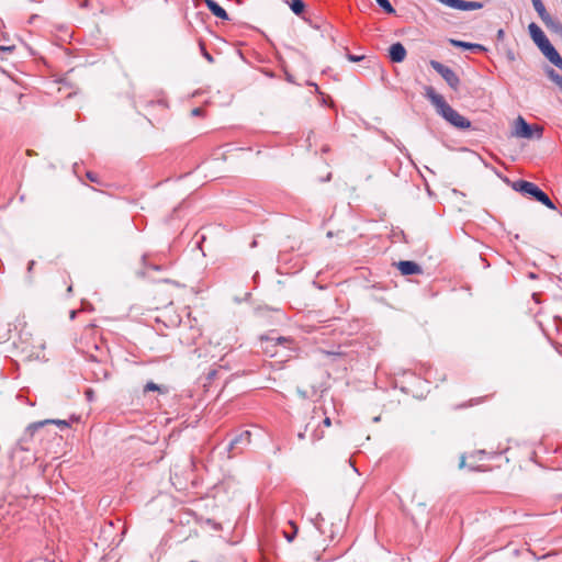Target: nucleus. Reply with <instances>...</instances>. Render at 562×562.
Returning <instances> with one entry per match:
<instances>
[{"label": "nucleus", "mask_w": 562, "mask_h": 562, "mask_svg": "<svg viewBox=\"0 0 562 562\" xmlns=\"http://www.w3.org/2000/svg\"><path fill=\"white\" fill-rule=\"evenodd\" d=\"M498 37H503L504 36V31L503 30H499L498 33H497Z\"/></svg>", "instance_id": "34"}, {"label": "nucleus", "mask_w": 562, "mask_h": 562, "mask_svg": "<svg viewBox=\"0 0 562 562\" xmlns=\"http://www.w3.org/2000/svg\"><path fill=\"white\" fill-rule=\"evenodd\" d=\"M45 424H56V425H58L61 428H66V427L69 426L68 422H66V420H61V419H46L44 422H38V423H35V424H32L29 427V429L30 430H36L40 427L44 426Z\"/></svg>", "instance_id": "13"}, {"label": "nucleus", "mask_w": 562, "mask_h": 562, "mask_svg": "<svg viewBox=\"0 0 562 562\" xmlns=\"http://www.w3.org/2000/svg\"><path fill=\"white\" fill-rule=\"evenodd\" d=\"M425 97L436 108L437 113L442 116L448 123L459 130H468L471 127V122L461 115L458 111L451 108L445 98L436 92L431 86L425 87Z\"/></svg>", "instance_id": "1"}, {"label": "nucleus", "mask_w": 562, "mask_h": 562, "mask_svg": "<svg viewBox=\"0 0 562 562\" xmlns=\"http://www.w3.org/2000/svg\"><path fill=\"white\" fill-rule=\"evenodd\" d=\"M202 113V109L201 108H195L192 110V115L194 116H198Z\"/></svg>", "instance_id": "30"}, {"label": "nucleus", "mask_w": 562, "mask_h": 562, "mask_svg": "<svg viewBox=\"0 0 562 562\" xmlns=\"http://www.w3.org/2000/svg\"><path fill=\"white\" fill-rule=\"evenodd\" d=\"M528 31H529L530 37L532 38L535 44L538 46V48H542L543 45H546L548 42H550L548 40V37L546 36V34L543 33V31L541 30V27L538 24H536L535 22L529 24Z\"/></svg>", "instance_id": "6"}, {"label": "nucleus", "mask_w": 562, "mask_h": 562, "mask_svg": "<svg viewBox=\"0 0 562 562\" xmlns=\"http://www.w3.org/2000/svg\"><path fill=\"white\" fill-rule=\"evenodd\" d=\"M483 8V3L479 1H467V0H459L457 10L461 11H472V10H479Z\"/></svg>", "instance_id": "12"}, {"label": "nucleus", "mask_w": 562, "mask_h": 562, "mask_svg": "<svg viewBox=\"0 0 562 562\" xmlns=\"http://www.w3.org/2000/svg\"><path fill=\"white\" fill-rule=\"evenodd\" d=\"M326 353H327L328 356H330V355H338L337 352H330V351H327Z\"/></svg>", "instance_id": "37"}, {"label": "nucleus", "mask_w": 562, "mask_h": 562, "mask_svg": "<svg viewBox=\"0 0 562 562\" xmlns=\"http://www.w3.org/2000/svg\"><path fill=\"white\" fill-rule=\"evenodd\" d=\"M438 1L450 7V8L457 9L459 0H438Z\"/></svg>", "instance_id": "23"}, {"label": "nucleus", "mask_w": 562, "mask_h": 562, "mask_svg": "<svg viewBox=\"0 0 562 562\" xmlns=\"http://www.w3.org/2000/svg\"><path fill=\"white\" fill-rule=\"evenodd\" d=\"M347 58L348 60L352 61V63H356V61H360L364 58V56H358V55H353V54H348L347 55Z\"/></svg>", "instance_id": "27"}, {"label": "nucleus", "mask_w": 562, "mask_h": 562, "mask_svg": "<svg viewBox=\"0 0 562 562\" xmlns=\"http://www.w3.org/2000/svg\"><path fill=\"white\" fill-rule=\"evenodd\" d=\"M546 74L549 79L562 90V76L559 75L553 68H548Z\"/></svg>", "instance_id": "17"}, {"label": "nucleus", "mask_w": 562, "mask_h": 562, "mask_svg": "<svg viewBox=\"0 0 562 562\" xmlns=\"http://www.w3.org/2000/svg\"><path fill=\"white\" fill-rule=\"evenodd\" d=\"M207 9L218 19L229 20L227 12L214 0H205Z\"/></svg>", "instance_id": "9"}, {"label": "nucleus", "mask_w": 562, "mask_h": 562, "mask_svg": "<svg viewBox=\"0 0 562 562\" xmlns=\"http://www.w3.org/2000/svg\"><path fill=\"white\" fill-rule=\"evenodd\" d=\"M429 64L431 68L442 77V79L452 90L458 91L460 87V78L454 72V70L437 60H430Z\"/></svg>", "instance_id": "4"}, {"label": "nucleus", "mask_w": 562, "mask_h": 562, "mask_svg": "<svg viewBox=\"0 0 562 562\" xmlns=\"http://www.w3.org/2000/svg\"><path fill=\"white\" fill-rule=\"evenodd\" d=\"M555 67L562 70V57L560 54H557V56L550 60Z\"/></svg>", "instance_id": "21"}, {"label": "nucleus", "mask_w": 562, "mask_h": 562, "mask_svg": "<svg viewBox=\"0 0 562 562\" xmlns=\"http://www.w3.org/2000/svg\"><path fill=\"white\" fill-rule=\"evenodd\" d=\"M465 467V457L462 456L461 459H460V463H459V468H464Z\"/></svg>", "instance_id": "31"}, {"label": "nucleus", "mask_w": 562, "mask_h": 562, "mask_svg": "<svg viewBox=\"0 0 562 562\" xmlns=\"http://www.w3.org/2000/svg\"><path fill=\"white\" fill-rule=\"evenodd\" d=\"M35 265V261L34 260H31L27 265V271L31 272L33 270V267Z\"/></svg>", "instance_id": "32"}, {"label": "nucleus", "mask_w": 562, "mask_h": 562, "mask_svg": "<svg viewBox=\"0 0 562 562\" xmlns=\"http://www.w3.org/2000/svg\"><path fill=\"white\" fill-rule=\"evenodd\" d=\"M323 424H324L325 426H327V427H328V426H330V425H331V420H330V418H329V417H326V418L323 420Z\"/></svg>", "instance_id": "33"}, {"label": "nucleus", "mask_w": 562, "mask_h": 562, "mask_svg": "<svg viewBox=\"0 0 562 562\" xmlns=\"http://www.w3.org/2000/svg\"><path fill=\"white\" fill-rule=\"evenodd\" d=\"M543 128L539 125H530L522 116H518L514 122L512 135L519 138L532 139L541 138Z\"/></svg>", "instance_id": "3"}, {"label": "nucleus", "mask_w": 562, "mask_h": 562, "mask_svg": "<svg viewBox=\"0 0 562 562\" xmlns=\"http://www.w3.org/2000/svg\"><path fill=\"white\" fill-rule=\"evenodd\" d=\"M532 5L542 21H544L547 18L550 16V14L547 12L546 7L541 0L532 2Z\"/></svg>", "instance_id": "16"}, {"label": "nucleus", "mask_w": 562, "mask_h": 562, "mask_svg": "<svg viewBox=\"0 0 562 562\" xmlns=\"http://www.w3.org/2000/svg\"><path fill=\"white\" fill-rule=\"evenodd\" d=\"M290 525H291V526H292V528H293V532L289 533V532L284 531V537H285V539H286L289 542H292V541L294 540V537H295V536H296V533H297L299 528H297V526H296L294 522H292V521H290Z\"/></svg>", "instance_id": "19"}, {"label": "nucleus", "mask_w": 562, "mask_h": 562, "mask_svg": "<svg viewBox=\"0 0 562 562\" xmlns=\"http://www.w3.org/2000/svg\"><path fill=\"white\" fill-rule=\"evenodd\" d=\"M75 316H76V311H71L70 312V318H75Z\"/></svg>", "instance_id": "35"}, {"label": "nucleus", "mask_w": 562, "mask_h": 562, "mask_svg": "<svg viewBox=\"0 0 562 562\" xmlns=\"http://www.w3.org/2000/svg\"><path fill=\"white\" fill-rule=\"evenodd\" d=\"M94 374L97 375V378L100 380V379H106L109 373L105 369H100L98 371H94Z\"/></svg>", "instance_id": "26"}, {"label": "nucleus", "mask_w": 562, "mask_h": 562, "mask_svg": "<svg viewBox=\"0 0 562 562\" xmlns=\"http://www.w3.org/2000/svg\"><path fill=\"white\" fill-rule=\"evenodd\" d=\"M555 67L562 70V57L560 54H557V56L550 60Z\"/></svg>", "instance_id": "22"}, {"label": "nucleus", "mask_w": 562, "mask_h": 562, "mask_svg": "<svg viewBox=\"0 0 562 562\" xmlns=\"http://www.w3.org/2000/svg\"><path fill=\"white\" fill-rule=\"evenodd\" d=\"M14 49V46H0V50L11 53Z\"/></svg>", "instance_id": "29"}, {"label": "nucleus", "mask_w": 562, "mask_h": 562, "mask_svg": "<svg viewBox=\"0 0 562 562\" xmlns=\"http://www.w3.org/2000/svg\"><path fill=\"white\" fill-rule=\"evenodd\" d=\"M375 1L386 13L392 14L395 12L394 8L392 7V4L389 0H375Z\"/></svg>", "instance_id": "18"}, {"label": "nucleus", "mask_w": 562, "mask_h": 562, "mask_svg": "<svg viewBox=\"0 0 562 562\" xmlns=\"http://www.w3.org/2000/svg\"><path fill=\"white\" fill-rule=\"evenodd\" d=\"M450 44L454 47L471 49L473 52H484L485 47L481 44L468 43L459 40H450Z\"/></svg>", "instance_id": "10"}, {"label": "nucleus", "mask_w": 562, "mask_h": 562, "mask_svg": "<svg viewBox=\"0 0 562 562\" xmlns=\"http://www.w3.org/2000/svg\"><path fill=\"white\" fill-rule=\"evenodd\" d=\"M397 268L403 276L419 274L423 272L422 267L415 261L403 260L397 262Z\"/></svg>", "instance_id": "7"}, {"label": "nucleus", "mask_w": 562, "mask_h": 562, "mask_svg": "<svg viewBox=\"0 0 562 562\" xmlns=\"http://www.w3.org/2000/svg\"><path fill=\"white\" fill-rule=\"evenodd\" d=\"M91 394H92V391H91V390L87 391V395H88V397H91Z\"/></svg>", "instance_id": "36"}, {"label": "nucleus", "mask_w": 562, "mask_h": 562, "mask_svg": "<svg viewBox=\"0 0 562 562\" xmlns=\"http://www.w3.org/2000/svg\"><path fill=\"white\" fill-rule=\"evenodd\" d=\"M87 178H88L90 181H92V182H97V181H98V179H97V175H95V173H93V172H91V171H88V172H87Z\"/></svg>", "instance_id": "28"}, {"label": "nucleus", "mask_w": 562, "mask_h": 562, "mask_svg": "<svg viewBox=\"0 0 562 562\" xmlns=\"http://www.w3.org/2000/svg\"><path fill=\"white\" fill-rule=\"evenodd\" d=\"M539 49L549 61L553 59L557 56V54H559L550 42H548L546 45L542 46V48Z\"/></svg>", "instance_id": "15"}, {"label": "nucleus", "mask_w": 562, "mask_h": 562, "mask_svg": "<svg viewBox=\"0 0 562 562\" xmlns=\"http://www.w3.org/2000/svg\"><path fill=\"white\" fill-rule=\"evenodd\" d=\"M286 3L296 15L302 14L305 10V3L303 0H286Z\"/></svg>", "instance_id": "14"}, {"label": "nucleus", "mask_w": 562, "mask_h": 562, "mask_svg": "<svg viewBox=\"0 0 562 562\" xmlns=\"http://www.w3.org/2000/svg\"><path fill=\"white\" fill-rule=\"evenodd\" d=\"M201 49H202V54L204 56V58L209 61V63H213V56L204 48V45L201 44Z\"/></svg>", "instance_id": "25"}, {"label": "nucleus", "mask_w": 562, "mask_h": 562, "mask_svg": "<svg viewBox=\"0 0 562 562\" xmlns=\"http://www.w3.org/2000/svg\"><path fill=\"white\" fill-rule=\"evenodd\" d=\"M269 341H273L274 338H268ZM276 341L280 345H285V344H290L291 342V339L289 338H285V337H278L276 338Z\"/></svg>", "instance_id": "24"}, {"label": "nucleus", "mask_w": 562, "mask_h": 562, "mask_svg": "<svg viewBox=\"0 0 562 562\" xmlns=\"http://www.w3.org/2000/svg\"><path fill=\"white\" fill-rule=\"evenodd\" d=\"M542 22L544 23V25L548 27V30L550 32L562 37V23L558 19H554L550 15Z\"/></svg>", "instance_id": "11"}, {"label": "nucleus", "mask_w": 562, "mask_h": 562, "mask_svg": "<svg viewBox=\"0 0 562 562\" xmlns=\"http://www.w3.org/2000/svg\"><path fill=\"white\" fill-rule=\"evenodd\" d=\"M144 391L145 392H149V391H160V386L154 382H148L145 387H144Z\"/></svg>", "instance_id": "20"}, {"label": "nucleus", "mask_w": 562, "mask_h": 562, "mask_svg": "<svg viewBox=\"0 0 562 562\" xmlns=\"http://www.w3.org/2000/svg\"><path fill=\"white\" fill-rule=\"evenodd\" d=\"M389 56L393 63H402L406 57V49L400 42L394 43L389 48Z\"/></svg>", "instance_id": "8"}, {"label": "nucleus", "mask_w": 562, "mask_h": 562, "mask_svg": "<svg viewBox=\"0 0 562 562\" xmlns=\"http://www.w3.org/2000/svg\"><path fill=\"white\" fill-rule=\"evenodd\" d=\"M251 432L249 430H244L239 435H237L228 445V457H234L237 451L243 450L244 447L250 443Z\"/></svg>", "instance_id": "5"}, {"label": "nucleus", "mask_w": 562, "mask_h": 562, "mask_svg": "<svg viewBox=\"0 0 562 562\" xmlns=\"http://www.w3.org/2000/svg\"><path fill=\"white\" fill-rule=\"evenodd\" d=\"M513 189L525 195L532 196L536 201L542 203L551 210H555L554 203L551 201L549 195L542 191L537 184L526 180H518L513 183Z\"/></svg>", "instance_id": "2"}]
</instances>
